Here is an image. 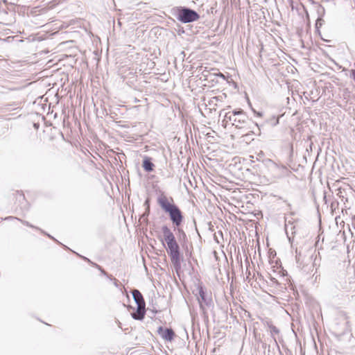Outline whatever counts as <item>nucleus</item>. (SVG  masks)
Here are the masks:
<instances>
[{"instance_id": "1", "label": "nucleus", "mask_w": 355, "mask_h": 355, "mask_svg": "<svg viewBox=\"0 0 355 355\" xmlns=\"http://www.w3.org/2000/svg\"><path fill=\"white\" fill-rule=\"evenodd\" d=\"M225 121L231 122L232 125L236 128L241 130L243 136L247 137L250 132L254 134V128L259 130L258 125L252 120L249 119L246 114L242 110H234L229 112L225 114Z\"/></svg>"}, {"instance_id": "2", "label": "nucleus", "mask_w": 355, "mask_h": 355, "mask_svg": "<svg viewBox=\"0 0 355 355\" xmlns=\"http://www.w3.org/2000/svg\"><path fill=\"white\" fill-rule=\"evenodd\" d=\"M171 201L163 193L157 198L159 205L168 214L173 224L176 227H179L182 223L183 216L179 207L173 203V200L172 198H171Z\"/></svg>"}, {"instance_id": "3", "label": "nucleus", "mask_w": 355, "mask_h": 355, "mask_svg": "<svg viewBox=\"0 0 355 355\" xmlns=\"http://www.w3.org/2000/svg\"><path fill=\"white\" fill-rule=\"evenodd\" d=\"M132 296L137 304V311L132 313V317L135 320H141L146 313V304L141 293L138 290H133Z\"/></svg>"}, {"instance_id": "4", "label": "nucleus", "mask_w": 355, "mask_h": 355, "mask_svg": "<svg viewBox=\"0 0 355 355\" xmlns=\"http://www.w3.org/2000/svg\"><path fill=\"white\" fill-rule=\"evenodd\" d=\"M200 16L195 10L188 8H181L178 10L177 18L182 23H190L199 19Z\"/></svg>"}, {"instance_id": "5", "label": "nucleus", "mask_w": 355, "mask_h": 355, "mask_svg": "<svg viewBox=\"0 0 355 355\" xmlns=\"http://www.w3.org/2000/svg\"><path fill=\"white\" fill-rule=\"evenodd\" d=\"M167 252L171 257V262L175 268L180 266V247L176 242L167 244Z\"/></svg>"}, {"instance_id": "6", "label": "nucleus", "mask_w": 355, "mask_h": 355, "mask_svg": "<svg viewBox=\"0 0 355 355\" xmlns=\"http://www.w3.org/2000/svg\"><path fill=\"white\" fill-rule=\"evenodd\" d=\"M162 231L166 244H171V243L176 242L173 233L167 226H163Z\"/></svg>"}, {"instance_id": "7", "label": "nucleus", "mask_w": 355, "mask_h": 355, "mask_svg": "<svg viewBox=\"0 0 355 355\" xmlns=\"http://www.w3.org/2000/svg\"><path fill=\"white\" fill-rule=\"evenodd\" d=\"M158 333L163 339L167 341H171L174 337V331L171 329H164L162 327H159Z\"/></svg>"}, {"instance_id": "8", "label": "nucleus", "mask_w": 355, "mask_h": 355, "mask_svg": "<svg viewBox=\"0 0 355 355\" xmlns=\"http://www.w3.org/2000/svg\"><path fill=\"white\" fill-rule=\"evenodd\" d=\"M155 165L151 162L150 158L146 157L143 161V167L146 171L150 172L153 171Z\"/></svg>"}, {"instance_id": "9", "label": "nucleus", "mask_w": 355, "mask_h": 355, "mask_svg": "<svg viewBox=\"0 0 355 355\" xmlns=\"http://www.w3.org/2000/svg\"><path fill=\"white\" fill-rule=\"evenodd\" d=\"M199 295H200V298L198 299V300L200 302V306L201 308H202V303L200 302V300L202 301H203L205 303H206L207 304H208V302H207L206 296H205V292L204 291V290L202 287L200 288Z\"/></svg>"}, {"instance_id": "10", "label": "nucleus", "mask_w": 355, "mask_h": 355, "mask_svg": "<svg viewBox=\"0 0 355 355\" xmlns=\"http://www.w3.org/2000/svg\"><path fill=\"white\" fill-rule=\"evenodd\" d=\"M269 329L272 336L277 335L279 333V329L273 325H270Z\"/></svg>"}, {"instance_id": "11", "label": "nucleus", "mask_w": 355, "mask_h": 355, "mask_svg": "<svg viewBox=\"0 0 355 355\" xmlns=\"http://www.w3.org/2000/svg\"><path fill=\"white\" fill-rule=\"evenodd\" d=\"M21 223L27 226H29V227H34L32 225H31L27 221H23L21 220Z\"/></svg>"}, {"instance_id": "12", "label": "nucleus", "mask_w": 355, "mask_h": 355, "mask_svg": "<svg viewBox=\"0 0 355 355\" xmlns=\"http://www.w3.org/2000/svg\"><path fill=\"white\" fill-rule=\"evenodd\" d=\"M352 77L355 80V70H352Z\"/></svg>"}, {"instance_id": "13", "label": "nucleus", "mask_w": 355, "mask_h": 355, "mask_svg": "<svg viewBox=\"0 0 355 355\" xmlns=\"http://www.w3.org/2000/svg\"><path fill=\"white\" fill-rule=\"evenodd\" d=\"M289 225L288 224H286V232L288 234V230Z\"/></svg>"}, {"instance_id": "14", "label": "nucleus", "mask_w": 355, "mask_h": 355, "mask_svg": "<svg viewBox=\"0 0 355 355\" xmlns=\"http://www.w3.org/2000/svg\"><path fill=\"white\" fill-rule=\"evenodd\" d=\"M83 259H84L85 260H87L88 262H91V261H90V260H89V259L86 258V257H83Z\"/></svg>"}, {"instance_id": "15", "label": "nucleus", "mask_w": 355, "mask_h": 355, "mask_svg": "<svg viewBox=\"0 0 355 355\" xmlns=\"http://www.w3.org/2000/svg\"><path fill=\"white\" fill-rule=\"evenodd\" d=\"M252 132H250V135H251ZM250 135H249L248 137H245L247 139H250Z\"/></svg>"}]
</instances>
